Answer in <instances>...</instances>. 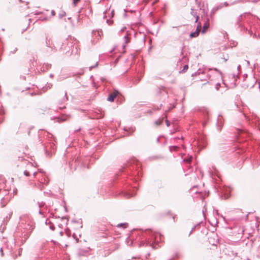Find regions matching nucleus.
Returning <instances> with one entry per match:
<instances>
[{
  "mask_svg": "<svg viewBox=\"0 0 260 260\" xmlns=\"http://www.w3.org/2000/svg\"><path fill=\"white\" fill-rule=\"evenodd\" d=\"M34 175L38 178L40 183L43 184H46L47 183V177L42 173L34 172Z\"/></svg>",
  "mask_w": 260,
  "mask_h": 260,
  "instance_id": "f257e3e1",
  "label": "nucleus"
},
{
  "mask_svg": "<svg viewBox=\"0 0 260 260\" xmlns=\"http://www.w3.org/2000/svg\"><path fill=\"white\" fill-rule=\"evenodd\" d=\"M129 34L128 31H126L125 35L123 37V40L124 42V44H123L120 48V49L118 50V51L120 53H123L125 52V44L129 43L130 42V39L128 37Z\"/></svg>",
  "mask_w": 260,
  "mask_h": 260,
  "instance_id": "f03ea898",
  "label": "nucleus"
},
{
  "mask_svg": "<svg viewBox=\"0 0 260 260\" xmlns=\"http://www.w3.org/2000/svg\"><path fill=\"white\" fill-rule=\"evenodd\" d=\"M102 32L100 30H94L92 32V42L93 44H95L97 41L101 38V36Z\"/></svg>",
  "mask_w": 260,
  "mask_h": 260,
  "instance_id": "7ed1b4c3",
  "label": "nucleus"
},
{
  "mask_svg": "<svg viewBox=\"0 0 260 260\" xmlns=\"http://www.w3.org/2000/svg\"><path fill=\"white\" fill-rule=\"evenodd\" d=\"M201 26H201V23H199L198 24V25L197 27L196 31L190 34V37L195 38V37H198L199 36V32L200 31Z\"/></svg>",
  "mask_w": 260,
  "mask_h": 260,
  "instance_id": "20e7f679",
  "label": "nucleus"
},
{
  "mask_svg": "<svg viewBox=\"0 0 260 260\" xmlns=\"http://www.w3.org/2000/svg\"><path fill=\"white\" fill-rule=\"evenodd\" d=\"M118 91H115L113 92V93L109 94V96L107 98V100L109 102H113L116 97V96L117 95Z\"/></svg>",
  "mask_w": 260,
  "mask_h": 260,
  "instance_id": "39448f33",
  "label": "nucleus"
},
{
  "mask_svg": "<svg viewBox=\"0 0 260 260\" xmlns=\"http://www.w3.org/2000/svg\"><path fill=\"white\" fill-rule=\"evenodd\" d=\"M191 14L192 16L196 17V22H197L199 20V17L197 15V12L194 10L191 9Z\"/></svg>",
  "mask_w": 260,
  "mask_h": 260,
  "instance_id": "423d86ee",
  "label": "nucleus"
},
{
  "mask_svg": "<svg viewBox=\"0 0 260 260\" xmlns=\"http://www.w3.org/2000/svg\"><path fill=\"white\" fill-rule=\"evenodd\" d=\"M208 24L207 23H205L203 26V30H202V32L204 33L205 31V30L208 28Z\"/></svg>",
  "mask_w": 260,
  "mask_h": 260,
  "instance_id": "0eeeda50",
  "label": "nucleus"
},
{
  "mask_svg": "<svg viewBox=\"0 0 260 260\" xmlns=\"http://www.w3.org/2000/svg\"><path fill=\"white\" fill-rule=\"evenodd\" d=\"M192 156H190L189 157L187 158H185L183 160L184 161H186V162H190L192 160Z\"/></svg>",
  "mask_w": 260,
  "mask_h": 260,
  "instance_id": "6e6552de",
  "label": "nucleus"
},
{
  "mask_svg": "<svg viewBox=\"0 0 260 260\" xmlns=\"http://www.w3.org/2000/svg\"><path fill=\"white\" fill-rule=\"evenodd\" d=\"M29 171L28 170H25L24 171V174L26 176H28L29 175Z\"/></svg>",
  "mask_w": 260,
  "mask_h": 260,
  "instance_id": "1a4fd4ad",
  "label": "nucleus"
},
{
  "mask_svg": "<svg viewBox=\"0 0 260 260\" xmlns=\"http://www.w3.org/2000/svg\"><path fill=\"white\" fill-rule=\"evenodd\" d=\"M188 65H185L183 67V71H185L188 69Z\"/></svg>",
  "mask_w": 260,
  "mask_h": 260,
  "instance_id": "9d476101",
  "label": "nucleus"
},
{
  "mask_svg": "<svg viewBox=\"0 0 260 260\" xmlns=\"http://www.w3.org/2000/svg\"><path fill=\"white\" fill-rule=\"evenodd\" d=\"M4 113V109L2 108L0 110V114H3Z\"/></svg>",
  "mask_w": 260,
  "mask_h": 260,
  "instance_id": "9b49d317",
  "label": "nucleus"
},
{
  "mask_svg": "<svg viewBox=\"0 0 260 260\" xmlns=\"http://www.w3.org/2000/svg\"><path fill=\"white\" fill-rule=\"evenodd\" d=\"M125 30H126V27H123V28L121 29L120 31H121V32H124Z\"/></svg>",
  "mask_w": 260,
  "mask_h": 260,
  "instance_id": "f8f14e48",
  "label": "nucleus"
},
{
  "mask_svg": "<svg viewBox=\"0 0 260 260\" xmlns=\"http://www.w3.org/2000/svg\"><path fill=\"white\" fill-rule=\"evenodd\" d=\"M51 14H52V16H54L55 15V12H54V11L52 10L51 11Z\"/></svg>",
  "mask_w": 260,
  "mask_h": 260,
  "instance_id": "ddd939ff",
  "label": "nucleus"
},
{
  "mask_svg": "<svg viewBox=\"0 0 260 260\" xmlns=\"http://www.w3.org/2000/svg\"><path fill=\"white\" fill-rule=\"evenodd\" d=\"M166 123H167V126H169V125H170V124H169V123L168 120H166Z\"/></svg>",
  "mask_w": 260,
  "mask_h": 260,
  "instance_id": "4468645a",
  "label": "nucleus"
},
{
  "mask_svg": "<svg viewBox=\"0 0 260 260\" xmlns=\"http://www.w3.org/2000/svg\"><path fill=\"white\" fill-rule=\"evenodd\" d=\"M132 196H133V195H132V194H127V198H130V197H132Z\"/></svg>",
  "mask_w": 260,
  "mask_h": 260,
  "instance_id": "2eb2a0df",
  "label": "nucleus"
},
{
  "mask_svg": "<svg viewBox=\"0 0 260 260\" xmlns=\"http://www.w3.org/2000/svg\"><path fill=\"white\" fill-rule=\"evenodd\" d=\"M66 119H67V118H62V119H61V121H64V120H66Z\"/></svg>",
  "mask_w": 260,
  "mask_h": 260,
  "instance_id": "dca6fc26",
  "label": "nucleus"
},
{
  "mask_svg": "<svg viewBox=\"0 0 260 260\" xmlns=\"http://www.w3.org/2000/svg\"><path fill=\"white\" fill-rule=\"evenodd\" d=\"M12 215V213H11L9 215V218H11V216Z\"/></svg>",
  "mask_w": 260,
  "mask_h": 260,
  "instance_id": "f3484780",
  "label": "nucleus"
},
{
  "mask_svg": "<svg viewBox=\"0 0 260 260\" xmlns=\"http://www.w3.org/2000/svg\"><path fill=\"white\" fill-rule=\"evenodd\" d=\"M73 1L74 2H79L80 0H73Z\"/></svg>",
  "mask_w": 260,
  "mask_h": 260,
  "instance_id": "a211bd4d",
  "label": "nucleus"
},
{
  "mask_svg": "<svg viewBox=\"0 0 260 260\" xmlns=\"http://www.w3.org/2000/svg\"><path fill=\"white\" fill-rule=\"evenodd\" d=\"M218 86H220V84L217 85V87H216L217 89H218Z\"/></svg>",
  "mask_w": 260,
  "mask_h": 260,
  "instance_id": "6ab92c4d",
  "label": "nucleus"
},
{
  "mask_svg": "<svg viewBox=\"0 0 260 260\" xmlns=\"http://www.w3.org/2000/svg\"><path fill=\"white\" fill-rule=\"evenodd\" d=\"M218 86H220V84L217 85V87H216L217 89H218Z\"/></svg>",
  "mask_w": 260,
  "mask_h": 260,
  "instance_id": "aec40b11",
  "label": "nucleus"
},
{
  "mask_svg": "<svg viewBox=\"0 0 260 260\" xmlns=\"http://www.w3.org/2000/svg\"><path fill=\"white\" fill-rule=\"evenodd\" d=\"M159 235H158V234L156 235L155 238H156V237H159Z\"/></svg>",
  "mask_w": 260,
  "mask_h": 260,
  "instance_id": "412c9836",
  "label": "nucleus"
},
{
  "mask_svg": "<svg viewBox=\"0 0 260 260\" xmlns=\"http://www.w3.org/2000/svg\"><path fill=\"white\" fill-rule=\"evenodd\" d=\"M117 50L116 47H115V48H114L113 49V51H115V50Z\"/></svg>",
  "mask_w": 260,
  "mask_h": 260,
  "instance_id": "4be33fe9",
  "label": "nucleus"
},
{
  "mask_svg": "<svg viewBox=\"0 0 260 260\" xmlns=\"http://www.w3.org/2000/svg\"><path fill=\"white\" fill-rule=\"evenodd\" d=\"M156 124L157 125H160V123H158L157 122H156Z\"/></svg>",
  "mask_w": 260,
  "mask_h": 260,
  "instance_id": "5701e85b",
  "label": "nucleus"
},
{
  "mask_svg": "<svg viewBox=\"0 0 260 260\" xmlns=\"http://www.w3.org/2000/svg\"><path fill=\"white\" fill-rule=\"evenodd\" d=\"M221 118V117H218V120H219L220 119V118Z\"/></svg>",
  "mask_w": 260,
  "mask_h": 260,
  "instance_id": "b1692460",
  "label": "nucleus"
},
{
  "mask_svg": "<svg viewBox=\"0 0 260 260\" xmlns=\"http://www.w3.org/2000/svg\"><path fill=\"white\" fill-rule=\"evenodd\" d=\"M224 5H225V6H228V4H226V3H224Z\"/></svg>",
  "mask_w": 260,
  "mask_h": 260,
  "instance_id": "393cba45",
  "label": "nucleus"
},
{
  "mask_svg": "<svg viewBox=\"0 0 260 260\" xmlns=\"http://www.w3.org/2000/svg\"><path fill=\"white\" fill-rule=\"evenodd\" d=\"M121 225H122V224L118 225V226H121Z\"/></svg>",
  "mask_w": 260,
  "mask_h": 260,
  "instance_id": "a878e982",
  "label": "nucleus"
}]
</instances>
